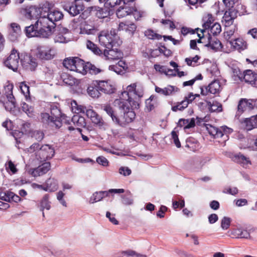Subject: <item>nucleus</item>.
Wrapping results in <instances>:
<instances>
[{
	"mask_svg": "<svg viewBox=\"0 0 257 257\" xmlns=\"http://www.w3.org/2000/svg\"><path fill=\"white\" fill-rule=\"evenodd\" d=\"M178 125L180 127H184L185 130L193 127L195 125V119L194 118L180 119L178 122Z\"/></svg>",
	"mask_w": 257,
	"mask_h": 257,
	"instance_id": "33",
	"label": "nucleus"
},
{
	"mask_svg": "<svg viewBox=\"0 0 257 257\" xmlns=\"http://www.w3.org/2000/svg\"><path fill=\"white\" fill-rule=\"evenodd\" d=\"M12 192L9 191H4L2 188H0V199L6 202H10V196Z\"/></svg>",
	"mask_w": 257,
	"mask_h": 257,
	"instance_id": "55",
	"label": "nucleus"
},
{
	"mask_svg": "<svg viewBox=\"0 0 257 257\" xmlns=\"http://www.w3.org/2000/svg\"><path fill=\"white\" fill-rule=\"evenodd\" d=\"M137 26L133 23L121 22L118 25V29L120 31H125L133 35L136 30Z\"/></svg>",
	"mask_w": 257,
	"mask_h": 257,
	"instance_id": "26",
	"label": "nucleus"
},
{
	"mask_svg": "<svg viewBox=\"0 0 257 257\" xmlns=\"http://www.w3.org/2000/svg\"><path fill=\"white\" fill-rule=\"evenodd\" d=\"M234 160L235 162L240 164L244 168L247 167L251 164V162L249 158L241 154L234 156Z\"/></svg>",
	"mask_w": 257,
	"mask_h": 257,
	"instance_id": "31",
	"label": "nucleus"
},
{
	"mask_svg": "<svg viewBox=\"0 0 257 257\" xmlns=\"http://www.w3.org/2000/svg\"><path fill=\"white\" fill-rule=\"evenodd\" d=\"M251 103H250L249 99L241 98L238 102L236 115L239 116L247 109L251 110Z\"/></svg>",
	"mask_w": 257,
	"mask_h": 257,
	"instance_id": "22",
	"label": "nucleus"
},
{
	"mask_svg": "<svg viewBox=\"0 0 257 257\" xmlns=\"http://www.w3.org/2000/svg\"><path fill=\"white\" fill-rule=\"evenodd\" d=\"M207 104L209 110L212 112L222 111V105L217 101H213L212 103L208 101Z\"/></svg>",
	"mask_w": 257,
	"mask_h": 257,
	"instance_id": "43",
	"label": "nucleus"
},
{
	"mask_svg": "<svg viewBox=\"0 0 257 257\" xmlns=\"http://www.w3.org/2000/svg\"><path fill=\"white\" fill-rule=\"evenodd\" d=\"M21 62L23 67L28 70L34 71L38 66L37 59L27 53L21 55Z\"/></svg>",
	"mask_w": 257,
	"mask_h": 257,
	"instance_id": "9",
	"label": "nucleus"
},
{
	"mask_svg": "<svg viewBox=\"0 0 257 257\" xmlns=\"http://www.w3.org/2000/svg\"><path fill=\"white\" fill-rule=\"evenodd\" d=\"M6 168L8 171H10L13 174H15L17 172L16 166L11 160L9 161L6 164Z\"/></svg>",
	"mask_w": 257,
	"mask_h": 257,
	"instance_id": "62",
	"label": "nucleus"
},
{
	"mask_svg": "<svg viewBox=\"0 0 257 257\" xmlns=\"http://www.w3.org/2000/svg\"><path fill=\"white\" fill-rule=\"evenodd\" d=\"M10 39L12 41L17 40L21 34L20 26L16 23H12L9 28Z\"/></svg>",
	"mask_w": 257,
	"mask_h": 257,
	"instance_id": "18",
	"label": "nucleus"
},
{
	"mask_svg": "<svg viewBox=\"0 0 257 257\" xmlns=\"http://www.w3.org/2000/svg\"><path fill=\"white\" fill-rule=\"evenodd\" d=\"M70 39L69 30L66 28L60 27L55 36L54 41L55 43H66Z\"/></svg>",
	"mask_w": 257,
	"mask_h": 257,
	"instance_id": "12",
	"label": "nucleus"
},
{
	"mask_svg": "<svg viewBox=\"0 0 257 257\" xmlns=\"http://www.w3.org/2000/svg\"><path fill=\"white\" fill-rule=\"evenodd\" d=\"M21 60V56L16 50H13L10 55L4 61L5 65L14 72H17L20 66L19 60Z\"/></svg>",
	"mask_w": 257,
	"mask_h": 257,
	"instance_id": "7",
	"label": "nucleus"
},
{
	"mask_svg": "<svg viewBox=\"0 0 257 257\" xmlns=\"http://www.w3.org/2000/svg\"><path fill=\"white\" fill-rule=\"evenodd\" d=\"M61 78L65 84L71 86L75 84L76 81V80L75 78L66 73H64L62 74Z\"/></svg>",
	"mask_w": 257,
	"mask_h": 257,
	"instance_id": "40",
	"label": "nucleus"
},
{
	"mask_svg": "<svg viewBox=\"0 0 257 257\" xmlns=\"http://www.w3.org/2000/svg\"><path fill=\"white\" fill-rule=\"evenodd\" d=\"M91 120L94 124H96L100 127L102 126L104 124V122L101 116H100L97 113L94 117H93V118L91 119Z\"/></svg>",
	"mask_w": 257,
	"mask_h": 257,
	"instance_id": "57",
	"label": "nucleus"
},
{
	"mask_svg": "<svg viewBox=\"0 0 257 257\" xmlns=\"http://www.w3.org/2000/svg\"><path fill=\"white\" fill-rule=\"evenodd\" d=\"M54 26L51 25L46 18H40L36 22V28L38 29V37L47 38L52 33Z\"/></svg>",
	"mask_w": 257,
	"mask_h": 257,
	"instance_id": "6",
	"label": "nucleus"
},
{
	"mask_svg": "<svg viewBox=\"0 0 257 257\" xmlns=\"http://www.w3.org/2000/svg\"><path fill=\"white\" fill-rule=\"evenodd\" d=\"M200 57L198 55H196L194 57L186 58L185 59V62L188 66L194 67L196 65Z\"/></svg>",
	"mask_w": 257,
	"mask_h": 257,
	"instance_id": "56",
	"label": "nucleus"
},
{
	"mask_svg": "<svg viewBox=\"0 0 257 257\" xmlns=\"http://www.w3.org/2000/svg\"><path fill=\"white\" fill-rule=\"evenodd\" d=\"M103 199L100 192H96L94 193L89 199V203L93 204L94 203L101 201Z\"/></svg>",
	"mask_w": 257,
	"mask_h": 257,
	"instance_id": "52",
	"label": "nucleus"
},
{
	"mask_svg": "<svg viewBox=\"0 0 257 257\" xmlns=\"http://www.w3.org/2000/svg\"><path fill=\"white\" fill-rule=\"evenodd\" d=\"M103 54L106 60H118L122 57V53L120 51L112 48L105 49Z\"/></svg>",
	"mask_w": 257,
	"mask_h": 257,
	"instance_id": "17",
	"label": "nucleus"
},
{
	"mask_svg": "<svg viewBox=\"0 0 257 257\" xmlns=\"http://www.w3.org/2000/svg\"><path fill=\"white\" fill-rule=\"evenodd\" d=\"M103 109L111 117L112 121L116 124L118 116L115 115L112 107L109 105H105L103 106Z\"/></svg>",
	"mask_w": 257,
	"mask_h": 257,
	"instance_id": "44",
	"label": "nucleus"
},
{
	"mask_svg": "<svg viewBox=\"0 0 257 257\" xmlns=\"http://www.w3.org/2000/svg\"><path fill=\"white\" fill-rule=\"evenodd\" d=\"M20 88L22 93L26 96V97L29 95V87L25 82H23L21 83Z\"/></svg>",
	"mask_w": 257,
	"mask_h": 257,
	"instance_id": "60",
	"label": "nucleus"
},
{
	"mask_svg": "<svg viewBox=\"0 0 257 257\" xmlns=\"http://www.w3.org/2000/svg\"><path fill=\"white\" fill-rule=\"evenodd\" d=\"M237 17V11L235 9H228L226 11L222 18L221 22L225 27H228L233 24L234 20Z\"/></svg>",
	"mask_w": 257,
	"mask_h": 257,
	"instance_id": "11",
	"label": "nucleus"
},
{
	"mask_svg": "<svg viewBox=\"0 0 257 257\" xmlns=\"http://www.w3.org/2000/svg\"><path fill=\"white\" fill-rule=\"evenodd\" d=\"M76 57H72L65 59L63 63L64 66L67 69L71 71L72 67L74 66L75 61L76 60Z\"/></svg>",
	"mask_w": 257,
	"mask_h": 257,
	"instance_id": "47",
	"label": "nucleus"
},
{
	"mask_svg": "<svg viewBox=\"0 0 257 257\" xmlns=\"http://www.w3.org/2000/svg\"><path fill=\"white\" fill-rule=\"evenodd\" d=\"M122 203L125 205H130L133 203V199L130 192L128 194L121 196Z\"/></svg>",
	"mask_w": 257,
	"mask_h": 257,
	"instance_id": "53",
	"label": "nucleus"
},
{
	"mask_svg": "<svg viewBox=\"0 0 257 257\" xmlns=\"http://www.w3.org/2000/svg\"><path fill=\"white\" fill-rule=\"evenodd\" d=\"M205 46L211 49L217 51H221L222 49V45L216 38H211L210 36H206V43Z\"/></svg>",
	"mask_w": 257,
	"mask_h": 257,
	"instance_id": "14",
	"label": "nucleus"
},
{
	"mask_svg": "<svg viewBox=\"0 0 257 257\" xmlns=\"http://www.w3.org/2000/svg\"><path fill=\"white\" fill-rule=\"evenodd\" d=\"M13 85L9 84L6 85L4 88V95L7 97L8 101L5 103V106L7 110L11 111L15 107V99L13 94Z\"/></svg>",
	"mask_w": 257,
	"mask_h": 257,
	"instance_id": "10",
	"label": "nucleus"
},
{
	"mask_svg": "<svg viewBox=\"0 0 257 257\" xmlns=\"http://www.w3.org/2000/svg\"><path fill=\"white\" fill-rule=\"evenodd\" d=\"M231 219L227 217H224L221 221V227L223 229H227L230 225Z\"/></svg>",
	"mask_w": 257,
	"mask_h": 257,
	"instance_id": "61",
	"label": "nucleus"
},
{
	"mask_svg": "<svg viewBox=\"0 0 257 257\" xmlns=\"http://www.w3.org/2000/svg\"><path fill=\"white\" fill-rule=\"evenodd\" d=\"M108 11L105 9L103 8H99V9L97 10L96 12V15L99 18H105L108 15Z\"/></svg>",
	"mask_w": 257,
	"mask_h": 257,
	"instance_id": "64",
	"label": "nucleus"
},
{
	"mask_svg": "<svg viewBox=\"0 0 257 257\" xmlns=\"http://www.w3.org/2000/svg\"><path fill=\"white\" fill-rule=\"evenodd\" d=\"M188 105V102L187 100H183L177 105L172 107V109L173 111L177 110H183Z\"/></svg>",
	"mask_w": 257,
	"mask_h": 257,
	"instance_id": "51",
	"label": "nucleus"
},
{
	"mask_svg": "<svg viewBox=\"0 0 257 257\" xmlns=\"http://www.w3.org/2000/svg\"><path fill=\"white\" fill-rule=\"evenodd\" d=\"M38 9L40 10L39 19L47 18V17H48V15H49L51 11L48 7L43 6L42 7L38 8Z\"/></svg>",
	"mask_w": 257,
	"mask_h": 257,
	"instance_id": "50",
	"label": "nucleus"
},
{
	"mask_svg": "<svg viewBox=\"0 0 257 257\" xmlns=\"http://www.w3.org/2000/svg\"><path fill=\"white\" fill-rule=\"evenodd\" d=\"M178 91V88L177 87L172 85H168L164 88L158 86L155 87V91L157 93L165 96L173 95Z\"/></svg>",
	"mask_w": 257,
	"mask_h": 257,
	"instance_id": "24",
	"label": "nucleus"
},
{
	"mask_svg": "<svg viewBox=\"0 0 257 257\" xmlns=\"http://www.w3.org/2000/svg\"><path fill=\"white\" fill-rule=\"evenodd\" d=\"M58 188V182L54 179H48L45 184V188L44 190L49 192H54L57 190Z\"/></svg>",
	"mask_w": 257,
	"mask_h": 257,
	"instance_id": "32",
	"label": "nucleus"
},
{
	"mask_svg": "<svg viewBox=\"0 0 257 257\" xmlns=\"http://www.w3.org/2000/svg\"><path fill=\"white\" fill-rule=\"evenodd\" d=\"M243 79L245 82L252 85L254 84L257 87V78L255 74L251 70H248L244 72Z\"/></svg>",
	"mask_w": 257,
	"mask_h": 257,
	"instance_id": "30",
	"label": "nucleus"
},
{
	"mask_svg": "<svg viewBox=\"0 0 257 257\" xmlns=\"http://www.w3.org/2000/svg\"><path fill=\"white\" fill-rule=\"evenodd\" d=\"M97 84V80L92 81V82L89 84L87 89L88 94L93 98H98L100 94L99 92L100 90L98 89Z\"/></svg>",
	"mask_w": 257,
	"mask_h": 257,
	"instance_id": "21",
	"label": "nucleus"
},
{
	"mask_svg": "<svg viewBox=\"0 0 257 257\" xmlns=\"http://www.w3.org/2000/svg\"><path fill=\"white\" fill-rule=\"evenodd\" d=\"M74 66L72 67L71 71H76L77 72L85 75L86 74V63L84 61L78 57L76 58Z\"/></svg>",
	"mask_w": 257,
	"mask_h": 257,
	"instance_id": "23",
	"label": "nucleus"
},
{
	"mask_svg": "<svg viewBox=\"0 0 257 257\" xmlns=\"http://www.w3.org/2000/svg\"><path fill=\"white\" fill-rule=\"evenodd\" d=\"M98 89L105 93L110 94L114 92V87L109 80H97Z\"/></svg>",
	"mask_w": 257,
	"mask_h": 257,
	"instance_id": "16",
	"label": "nucleus"
},
{
	"mask_svg": "<svg viewBox=\"0 0 257 257\" xmlns=\"http://www.w3.org/2000/svg\"><path fill=\"white\" fill-rule=\"evenodd\" d=\"M51 113L52 115L51 116L46 112L42 113L41 114V121L52 127L60 128L62 126V122L58 118L60 113V110L57 107L53 108Z\"/></svg>",
	"mask_w": 257,
	"mask_h": 257,
	"instance_id": "5",
	"label": "nucleus"
},
{
	"mask_svg": "<svg viewBox=\"0 0 257 257\" xmlns=\"http://www.w3.org/2000/svg\"><path fill=\"white\" fill-rule=\"evenodd\" d=\"M98 39L99 44L106 49L112 48L121 43L116 30L114 29H112L109 32L106 30L101 31L98 35Z\"/></svg>",
	"mask_w": 257,
	"mask_h": 257,
	"instance_id": "3",
	"label": "nucleus"
},
{
	"mask_svg": "<svg viewBox=\"0 0 257 257\" xmlns=\"http://www.w3.org/2000/svg\"><path fill=\"white\" fill-rule=\"evenodd\" d=\"M54 154L55 151L52 146L49 145H44L42 146L36 152V156L37 159L40 161H45L51 159Z\"/></svg>",
	"mask_w": 257,
	"mask_h": 257,
	"instance_id": "8",
	"label": "nucleus"
},
{
	"mask_svg": "<svg viewBox=\"0 0 257 257\" xmlns=\"http://www.w3.org/2000/svg\"><path fill=\"white\" fill-rule=\"evenodd\" d=\"M63 254V251L58 247H53L52 250H50L48 252V256L55 255L56 256L60 257Z\"/></svg>",
	"mask_w": 257,
	"mask_h": 257,
	"instance_id": "59",
	"label": "nucleus"
},
{
	"mask_svg": "<svg viewBox=\"0 0 257 257\" xmlns=\"http://www.w3.org/2000/svg\"><path fill=\"white\" fill-rule=\"evenodd\" d=\"M49 196L48 194L44 196L40 202V209L43 211L44 209L49 210L51 208L50 202L49 201Z\"/></svg>",
	"mask_w": 257,
	"mask_h": 257,
	"instance_id": "42",
	"label": "nucleus"
},
{
	"mask_svg": "<svg viewBox=\"0 0 257 257\" xmlns=\"http://www.w3.org/2000/svg\"><path fill=\"white\" fill-rule=\"evenodd\" d=\"M72 121L77 127H83L86 125L85 118L79 115H74L72 118Z\"/></svg>",
	"mask_w": 257,
	"mask_h": 257,
	"instance_id": "37",
	"label": "nucleus"
},
{
	"mask_svg": "<svg viewBox=\"0 0 257 257\" xmlns=\"http://www.w3.org/2000/svg\"><path fill=\"white\" fill-rule=\"evenodd\" d=\"M144 89L142 85L138 83L130 84L126 87V91L121 93V98L132 103V107H139V99L143 96Z\"/></svg>",
	"mask_w": 257,
	"mask_h": 257,
	"instance_id": "2",
	"label": "nucleus"
},
{
	"mask_svg": "<svg viewBox=\"0 0 257 257\" xmlns=\"http://www.w3.org/2000/svg\"><path fill=\"white\" fill-rule=\"evenodd\" d=\"M86 73L89 72L92 75H96L102 71L101 69L96 67L94 65L90 63H86Z\"/></svg>",
	"mask_w": 257,
	"mask_h": 257,
	"instance_id": "41",
	"label": "nucleus"
},
{
	"mask_svg": "<svg viewBox=\"0 0 257 257\" xmlns=\"http://www.w3.org/2000/svg\"><path fill=\"white\" fill-rule=\"evenodd\" d=\"M132 12V8L127 7L119 8L116 11V15L118 18H123Z\"/></svg>",
	"mask_w": 257,
	"mask_h": 257,
	"instance_id": "39",
	"label": "nucleus"
},
{
	"mask_svg": "<svg viewBox=\"0 0 257 257\" xmlns=\"http://www.w3.org/2000/svg\"><path fill=\"white\" fill-rule=\"evenodd\" d=\"M84 9V7L82 3L75 2V3L72 4L67 10L71 15L75 16L80 14Z\"/></svg>",
	"mask_w": 257,
	"mask_h": 257,
	"instance_id": "25",
	"label": "nucleus"
},
{
	"mask_svg": "<svg viewBox=\"0 0 257 257\" xmlns=\"http://www.w3.org/2000/svg\"><path fill=\"white\" fill-rule=\"evenodd\" d=\"M230 235H233V237L235 238H243L249 239L251 238L249 232L242 228H237L233 229L230 231Z\"/></svg>",
	"mask_w": 257,
	"mask_h": 257,
	"instance_id": "19",
	"label": "nucleus"
},
{
	"mask_svg": "<svg viewBox=\"0 0 257 257\" xmlns=\"http://www.w3.org/2000/svg\"><path fill=\"white\" fill-rule=\"evenodd\" d=\"M114 105L117 107L120 112L116 119V124L123 126L131 122L136 117V113L133 110L132 103L124 99L120 98L116 99L113 102Z\"/></svg>",
	"mask_w": 257,
	"mask_h": 257,
	"instance_id": "1",
	"label": "nucleus"
},
{
	"mask_svg": "<svg viewBox=\"0 0 257 257\" xmlns=\"http://www.w3.org/2000/svg\"><path fill=\"white\" fill-rule=\"evenodd\" d=\"M37 55L41 59L50 60L53 58L55 51L52 48L40 47L38 48Z\"/></svg>",
	"mask_w": 257,
	"mask_h": 257,
	"instance_id": "13",
	"label": "nucleus"
},
{
	"mask_svg": "<svg viewBox=\"0 0 257 257\" xmlns=\"http://www.w3.org/2000/svg\"><path fill=\"white\" fill-rule=\"evenodd\" d=\"M72 111L75 113H85L86 107L82 105L77 104L75 100H73L71 102Z\"/></svg>",
	"mask_w": 257,
	"mask_h": 257,
	"instance_id": "36",
	"label": "nucleus"
},
{
	"mask_svg": "<svg viewBox=\"0 0 257 257\" xmlns=\"http://www.w3.org/2000/svg\"><path fill=\"white\" fill-rule=\"evenodd\" d=\"M63 17V15L60 11L56 10H51L48 17L47 19L54 26L55 22L60 20Z\"/></svg>",
	"mask_w": 257,
	"mask_h": 257,
	"instance_id": "28",
	"label": "nucleus"
},
{
	"mask_svg": "<svg viewBox=\"0 0 257 257\" xmlns=\"http://www.w3.org/2000/svg\"><path fill=\"white\" fill-rule=\"evenodd\" d=\"M100 3H104L105 8L109 9L119 5L120 0H99Z\"/></svg>",
	"mask_w": 257,
	"mask_h": 257,
	"instance_id": "46",
	"label": "nucleus"
},
{
	"mask_svg": "<svg viewBox=\"0 0 257 257\" xmlns=\"http://www.w3.org/2000/svg\"><path fill=\"white\" fill-rule=\"evenodd\" d=\"M208 91L211 94H216L218 93L220 90V83L218 81H214L209 84Z\"/></svg>",
	"mask_w": 257,
	"mask_h": 257,
	"instance_id": "38",
	"label": "nucleus"
},
{
	"mask_svg": "<svg viewBox=\"0 0 257 257\" xmlns=\"http://www.w3.org/2000/svg\"><path fill=\"white\" fill-rule=\"evenodd\" d=\"M86 47L95 54L100 55L102 54L101 50L97 46L90 41H87L86 42Z\"/></svg>",
	"mask_w": 257,
	"mask_h": 257,
	"instance_id": "45",
	"label": "nucleus"
},
{
	"mask_svg": "<svg viewBox=\"0 0 257 257\" xmlns=\"http://www.w3.org/2000/svg\"><path fill=\"white\" fill-rule=\"evenodd\" d=\"M147 257L146 255L139 253L135 250L128 249L116 253L115 257Z\"/></svg>",
	"mask_w": 257,
	"mask_h": 257,
	"instance_id": "29",
	"label": "nucleus"
},
{
	"mask_svg": "<svg viewBox=\"0 0 257 257\" xmlns=\"http://www.w3.org/2000/svg\"><path fill=\"white\" fill-rule=\"evenodd\" d=\"M50 167L49 162H45L36 168L30 169L29 173L35 177L42 176L50 169Z\"/></svg>",
	"mask_w": 257,
	"mask_h": 257,
	"instance_id": "15",
	"label": "nucleus"
},
{
	"mask_svg": "<svg viewBox=\"0 0 257 257\" xmlns=\"http://www.w3.org/2000/svg\"><path fill=\"white\" fill-rule=\"evenodd\" d=\"M101 194L103 198L105 197H107L109 196V194H118V193H122L124 192V190L123 189H110L108 191H100Z\"/></svg>",
	"mask_w": 257,
	"mask_h": 257,
	"instance_id": "48",
	"label": "nucleus"
},
{
	"mask_svg": "<svg viewBox=\"0 0 257 257\" xmlns=\"http://www.w3.org/2000/svg\"><path fill=\"white\" fill-rule=\"evenodd\" d=\"M252 119H253V116L250 117V118H246L244 120V123L245 125V128L247 130H251L254 127H255V126L254 125V121Z\"/></svg>",
	"mask_w": 257,
	"mask_h": 257,
	"instance_id": "58",
	"label": "nucleus"
},
{
	"mask_svg": "<svg viewBox=\"0 0 257 257\" xmlns=\"http://www.w3.org/2000/svg\"><path fill=\"white\" fill-rule=\"evenodd\" d=\"M22 110L26 112L29 116H32L33 114L34 108L32 106H30L29 104L25 102H23L22 104Z\"/></svg>",
	"mask_w": 257,
	"mask_h": 257,
	"instance_id": "54",
	"label": "nucleus"
},
{
	"mask_svg": "<svg viewBox=\"0 0 257 257\" xmlns=\"http://www.w3.org/2000/svg\"><path fill=\"white\" fill-rule=\"evenodd\" d=\"M212 20L213 21V19L211 16H210V18L204 23L205 29H196V33L199 37V39L198 40L199 43H206V36H209V32L213 35H217L221 32V27L219 23H216L212 26H211Z\"/></svg>",
	"mask_w": 257,
	"mask_h": 257,
	"instance_id": "4",
	"label": "nucleus"
},
{
	"mask_svg": "<svg viewBox=\"0 0 257 257\" xmlns=\"http://www.w3.org/2000/svg\"><path fill=\"white\" fill-rule=\"evenodd\" d=\"M206 129L209 134L215 138H221L224 136V134L220 131V128L213 126L210 124H207Z\"/></svg>",
	"mask_w": 257,
	"mask_h": 257,
	"instance_id": "34",
	"label": "nucleus"
},
{
	"mask_svg": "<svg viewBox=\"0 0 257 257\" xmlns=\"http://www.w3.org/2000/svg\"><path fill=\"white\" fill-rule=\"evenodd\" d=\"M171 139L173 141L174 143L177 148L181 147V145L178 139V136L174 131L171 132Z\"/></svg>",
	"mask_w": 257,
	"mask_h": 257,
	"instance_id": "63",
	"label": "nucleus"
},
{
	"mask_svg": "<svg viewBox=\"0 0 257 257\" xmlns=\"http://www.w3.org/2000/svg\"><path fill=\"white\" fill-rule=\"evenodd\" d=\"M24 12L25 17L30 20L38 19L40 15V10L35 6H31L26 8Z\"/></svg>",
	"mask_w": 257,
	"mask_h": 257,
	"instance_id": "20",
	"label": "nucleus"
},
{
	"mask_svg": "<svg viewBox=\"0 0 257 257\" xmlns=\"http://www.w3.org/2000/svg\"><path fill=\"white\" fill-rule=\"evenodd\" d=\"M25 33L28 37H38V29L36 28V22L34 25L26 27Z\"/></svg>",
	"mask_w": 257,
	"mask_h": 257,
	"instance_id": "35",
	"label": "nucleus"
},
{
	"mask_svg": "<svg viewBox=\"0 0 257 257\" xmlns=\"http://www.w3.org/2000/svg\"><path fill=\"white\" fill-rule=\"evenodd\" d=\"M229 43L234 49L239 51L244 50L247 47L246 42L241 38H237L233 41H230Z\"/></svg>",
	"mask_w": 257,
	"mask_h": 257,
	"instance_id": "27",
	"label": "nucleus"
},
{
	"mask_svg": "<svg viewBox=\"0 0 257 257\" xmlns=\"http://www.w3.org/2000/svg\"><path fill=\"white\" fill-rule=\"evenodd\" d=\"M145 36L149 39L152 40H159L161 39V35L157 34L152 30H147L145 32Z\"/></svg>",
	"mask_w": 257,
	"mask_h": 257,
	"instance_id": "49",
	"label": "nucleus"
}]
</instances>
